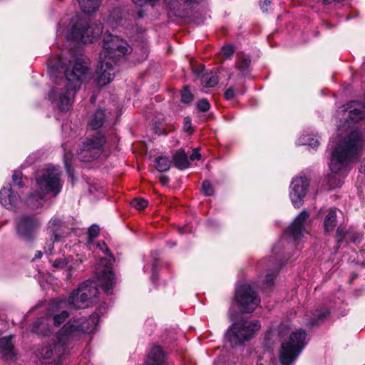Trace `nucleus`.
Instances as JSON below:
<instances>
[{
    "mask_svg": "<svg viewBox=\"0 0 365 365\" xmlns=\"http://www.w3.org/2000/svg\"><path fill=\"white\" fill-rule=\"evenodd\" d=\"M165 355L162 348L159 346L153 347L148 354L146 365H164Z\"/></svg>",
    "mask_w": 365,
    "mask_h": 365,
    "instance_id": "obj_21",
    "label": "nucleus"
},
{
    "mask_svg": "<svg viewBox=\"0 0 365 365\" xmlns=\"http://www.w3.org/2000/svg\"><path fill=\"white\" fill-rule=\"evenodd\" d=\"M68 302L70 307L76 309L86 308L88 306L86 300L82 299L81 293L78 289L71 293Z\"/></svg>",
    "mask_w": 365,
    "mask_h": 365,
    "instance_id": "obj_24",
    "label": "nucleus"
},
{
    "mask_svg": "<svg viewBox=\"0 0 365 365\" xmlns=\"http://www.w3.org/2000/svg\"><path fill=\"white\" fill-rule=\"evenodd\" d=\"M70 155H71L69 153H66L65 155V165L69 174H71V165L68 163V159L70 158Z\"/></svg>",
    "mask_w": 365,
    "mask_h": 365,
    "instance_id": "obj_51",
    "label": "nucleus"
},
{
    "mask_svg": "<svg viewBox=\"0 0 365 365\" xmlns=\"http://www.w3.org/2000/svg\"><path fill=\"white\" fill-rule=\"evenodd\" d=\"M148 202L143 198H135L132 200L131 205L138 210H143L147 207Z\"/></svg>",
    "mask_w": 365,
    "mask_h": 365,
    "instance_id": "obj_37",
    "label": "nucleus"
},
{
    "mask_svg": "<svg viewBox=\"0 0 365 365\" xmlns=\"http://www.w3.org/2000/svg\"><path fill=\"white\" fill-rule=\"evenodd\" d=\"M58 241V240H54V237H51V238L46 242V245L44 247V252L46 255H51L52 254L54 247V242Z\"/></svg>",
    "mask_w": 365,
    "mask_h": 365,
    "instance_id": "obj_40",
    "label": "nucleus"
},
{
    "mask_svg": "<svg viewBox=\"0 0 365 365\" xmlns=\"http://www.w3.org/2000/svg\"><path fill=\"white\" fill-rule=\"evenodd\" d=\"M64 224L63 221L57 217H53L48 223V231L54 237V240H59L63 233Z\"/></svg>",
    "mask_w": 365,
    "mask_h": 365,
    "instance_id": "obj_22",
    "label": "nucleus"
},
{
    "mask_svg": "<svg viewBox=\"0 0 365 365\" xmlns=\"http://www.w3.org/2000/svg\"><path fill=\"white\" fill-rule=\"evenodd\" d=\"M60 63H61V64H63V63H63V62H62V60H61V58H60V59H59V62H58V64H60Z\"/></svg>",
    "mask_w": 365,
    "mask_h": 365,
    "instance_id": "obj_58",
    "label": "nucleus"
},
{
    "mask_svg": "<svg viewBox=\"0 0 365 365\" xmlns=\"http://www.w3.org/2000/svg\"><path fill=\"white\" fill-rule=\"evenodd\" d=\"M235 52L234 48L232 45H227L222 48L220 54L225 58H230Z\"/></svg>",
    "mask_w": 365,
    "mask_h": 365,
    "instance_id": "obj_39",
    "label": "nucleus"
},
{
    "mask_svg": "<svg viewBox=\"0 0 365 365\" xmlns=\"http://www.w3.org/2000/svg\"><path fill=\"white\" fill-rule=\"evenodd\" d=\"M88 67L82 56H73L68 66L63 71V87L56 86L49 93V99L61 111L69 110L73 105L74 96L87 76Z\"/></svg>",
    "mask_w": 365,
    "mask_h": 365,
    "instance_id": "obj_2",
    "label": "nucleus"
},
{
    "mask_svg": "<svg viewBox=\"0 0 365 365\" xmlns=\"http://www.w3.org/2000/svg\"><path fill=\"white\" fill-rule=\"evenodd\" d=\"M68 302L70 307L76 309L86 308L88 306L86 300L82 299L81 293L78 289L71 293Z\"/></svg>",
    "mask_w": 365,
    "mask_h": 365,
    "instance_id": "obj_25",
    "label": "nucleus"
},
{
    "mask_svg": "<svg viewBox=\"0 0 365 365\" xmlns=\"http://www.w3.org/2000/svg\"><path fill=\"white\" fill-rule=\"evenodd\" d=\"M235 92L233 88H232V87L228 88L225 91L224 96H225V99H227V100L232 99L235 97Z\"/></svg>",
    "mask_w": 365,
    "mask_h": 365,
    "instance_id": "obj_46",
    "label": "nucleus"
},
{
    "mask_svg": "<svg viewBox=\"0 0 365 365\" xmlns=\"http://www.w3.org/2000/svg\"><path fill=\"white\" fill-rule=\"evenodd\" d=\"M309 217V213L303 210L296 217L292 224L289 226L288 229L289 235L294 240H297L303 236L304 224Z\"/></svg>",
    "mask_w": 365,
    "mask_h": 365,
    "instance_id": "obj_17",
    "label": "nucleus"
},
{
    "mask_svg": "<svg viewBox=\"0 0 365 365\" xmlns=\"http://www.w3.org/2000/svg\"><path fill=\"white\" fill-rule=\"evenodd\" d=\"M186 4H198L200 0H184Z\"/></svg>",
    "mask_w": 365,
    "mask_h": 365,
    "instance_id": "obj_55",
    "label": "nucleus"
},
{
    "mask_svg": "<svg viewBox=\"0 0 365 365\" xmlns=\"http://www.w3.org/2000/svg\"><path fill=\"white\" fill-rule=\"evenodd\" d=\"M103 48V51L100 53V59L109 61L116 64L129 50L125 42L110 34L105 36Z\"/></svg>",
    "mask_w": 365,
    "mask_h": 365,
    "instance_id": "obj_9",
    "label": "nucleus"
},
{
    "mask_svg": "<svg viewBox=\"0 0 365 365\" xmlns=\"http://www.w3.org/2000/svg\"><path fill=\"white\" fill-rule=\"evenodd\" d=\"M260 327L261 324L257 320L239 321L233 323L227 329L225 338L231 347L236 348L253 338Z\"/></svg>",
    "mask_w": 365,
    "mask_h": 365,
    "instance_id": "obj_4",
    "label": "nucleus"
},
{
    "mask_svg": "<svg viewBox=\"0 0 365 365\" xmlns=\"http://www.w3.org/2000/svg\"><path fill=\"white\" fill-rule=\"evenodd\" d=\"M78 3L83 12L91 14L98 9L101 0H78Z\"/></svg>",
    "mask_w": 365,
    "mask_h": 365,
    "instance_id": "obj_28",
    "label": "nucleus"
},
{
    "mask_svg": "<svg viewBox=\"0 0 365 365\" xmlns=\"http://www.w3.org/2000/svg\"><path fill=\"white\" fill-rule=\"evenodd\" d=\"M46 195L36 187L34 192L29 193L25 203L31 210H37L43 206L44 197Z\"/></svg>",
    "mask_w": 365,
    "mask_h": 365,
    "instance_id": "obj_19",
    "label": "nucleus"
},
{
    "mask_svg": "<svg viewBox=\"0 0 365 365\" xmlns=\"http://www.w3.org/2000/svg\"><path fill=\"white\" fill-rule=\"evenodd\" d=\"M97 246L108 257H102L98 263L97 274L102 289L106 294H113V289L115 284V275L111 269L113 256L104 242L98 243Z\"/></svg>",
    "mask_w": 365,
    "mask_h": 365,
    "instance_id": "obj_6",
    "label": "nucleus"
},
{
    "mask_svg": "<svg viewBox=\"0 0 365 365\" xmlns=\"http://www.w3.org/2000/svg\"><path fill=\"white\" fill-rule=\"evenodd\" d=\"M197 108L202 112H206L210 109V105L207 99L202 98L197 103Z\"/></svg>",
    "mask_w": 365,
    "mask_h": 365,
    "instance_id": "obj_41",
    "label": "nucleus"
},
{
    "mask_svg": "<svg viewBox=\"0 0 365 365\" xmlns=\"http://www.w3.org/2000/svg\"><path fill=\"white\" fill-rule=\"evenodd\" d=\"M306 332L298 329L282 342L279 361L282 365H292L305 346Z\"/></svg>",
    "mask_w": 365,
    "mask_h": 365,
    "instance_id": "obj_5",
    "label": "nucleus"
},
{
    "mask_svg": "<svg viewBox=\"0 0 365 365\" xmlns=\"http://www.w3.org/2000/svg\"><path fill=\"white\" fill-rule=\"evenodd\" d=\"M41 327H43V323L41 321L35 322L33 325V331L46 335L47 332L43 333L41 330Z\"/></svg>",
    "mask_w": 365,
    "mask_h": 365,
    "instance_id": "obj_44",
    "label": "nucleus"
},
{
    "mask_svg": "<svg viewBox=\"0 0 365 365\" xmlns=\"http://www.w3.org/2000/svg\"><path fill=\"white\" fill-rule=\"evenodd\" d=\"M336 209L330 208L327 210V213L324 217V230L326 232H330L336 225Z\"/></svg>",
    "mask_w": 365,
    "mask_h": 365,
    "instance_id": "obj_27",
    "label": "nucleus"
},
{
    "mask_svg": "<svg viewBox=\"0 0 365 365\" xmlns=\"http://www.w3.org/2000/svg\"><path fill=\"white\" fill-rule=\"evenodd\" d=\"M78 289L81 293L82 299L86 300L88 305L93 302V299H95L98 294L97 284L91 281L83 282Z\"/></svg>",
    "mask_w": 365,
    "mask_h": 365,
    "instance_id": "obj_18",
    "label": "nucleus"
},
{
    "mask_svg": "<svg viewBox=\"0 0 365 365\" xmlns=\"http://www.w3.org/2000/svg\"><path fill=\"white\" fill-rule=\"evenodd\" d=\"M1 204L8 210H14L20 202L19 195L11 190V185L8 184L0 190Z\"/></svg>",
    "mask_w": 365,
    "mask_h": 365,
    "instance_id": "obj_16",
    "label": "nucleus"
},
{
    "mask_svg": "<svg viewBox=\"0 0 365 365\" xmlns=\"http://www.w3.org/2000/svg\"><path fill=\"white\" fill-rule=\"evenodd\" d=\"M99 231L100 228L98 225H93L91 226L88 231L89 238L91 240L96 238L98 235Z\"/></svg>",
    "mask_w": 365,
    "mask_h": 365,
    "instance_id": "obj_43",
    "label": "nucleus"
},
{
    "mask_svg": "<svg viewBox=\"0 0 365 365\" xmlns=\"http://www.w3.org/2000/svg\"><path fill=\"white\" fill-rule=\"evenodd\" d=\"M102 31L103 27L101 23H88L86 20L81 19L72 26L67 38L68 40L88 43L98 37Z\"/></svg>",
    "mask_w": 365,
    "mask_h": 365,
    "instance_id": "obj_7",
    "label": "nucleus"
},
{
    "mask_svg": "<svg viewBox=\"0 0 365 365\" xmlns=\"http://www.w3.org/2000/svg\"><path fill=\"white\" fill-rule=\"evenodd\" d=\"M41 225V220L36 216L23 215L16 221V232L21 239L32 241L36 237V232Z\"/></svg>",
    "mask_w": 365,
    "mask_h": 365,
    "instance_id": "obj_12",
    "label": "nucleus"
},
{
    "mask_svg": "<svg viewBox=\"0 0 365 365\" xmlns=\"http://www.w3.org/2000/svg\"><path fill=\"white\" fill-rule=\"evenodd\" d=\"M364 145L362 135L356 130H352L332 152L329 168L332 173H339L349 163L356 159Z\"/></svg>",
    "mask_w": 365,
    "mask_h": 365,
    "instance_id": "obj_3",
    "label": "nucleus"
},
{
    "mask_svg": "<svg viewBox=\"0 0 365 365\" xmlns=\"http://www.w3.org/2000/svg\"><path fill=\"white\" fill-rule=\"evenodd\" d=\"M152 280L154 281V275L152 276Z\"/></svg>",
    "mask_w": 365,
    "mask_h": 365,
    "instance_id": "obj_60",
    "label": "nucleus"
},
{
    "mask_svg": "<svg viewBox=\"0 0 365 365\" xmlns=\"http://www.w3.org/2000/svg\"><path fill=\"white\" fill-rule=\"evenodd\" d=\"M61 173L58 168H48L38 171L36 175V187L46 195L56 196L61 190Z\"/></svg>",
    "mask_w": 365,
    "mask_h": 365,
    "instance_id": "obj_8",
    "label": "nucleus"
},
{
    "mask_svg": "<svg viewBox=\"0 0 365 365\" xmlns=\"http://www.w3.org/2000/svg\"><path fill=\"white\" fill-rule=\"evenodd\" d=\"M118 64L109 61L100 59L99 65L95 76V81L98 87H103L110 83L116 73Z\"/></svg>",
    "mask_w": 365,
    "mask_h": 365,
    "instance_id": "obj_14",
    "label": "nucleus"
},
{
    "mask_svg": "<svg viewBox=\"0 0 365 365\" xmlns=\"http://www.w3.org/2000/svg\"><path fill=\"white\" fill-rule=\"evenodd\" d=\"M98 322V316L92 314L88 318H73L68 321L57 334L38 350L37 355L43 364L48 365H60L61 357L68 349L71 339L81 334L93 331Z\"/></svg>",
    "mask_w": 365,
    "mask_h": 365,
    "instance_id": "obj_1",
    "label": "nucleus"
},
{
    "mask_svg": "<svg viewBox=\"0 0 365 365\" xmlns=\"http://www.w3.org/2000/svg\"><path fill=\"white\" fill-rule=\"evenodd\" d=\"M202 83L206 87H213L218 83V76L217 72L211 71L209 73L204 74L202 76Z\"/></svg>",
    "mask_w": 365,
    "mask_h": 365,
    "instance_id": "obj_32",
    "label": "nucleus"
},
{
    "mask_svg": "<svg viewBox=\"0 0 365 365\" xmlns=\"http://www.w3.org/2000/svg\"><path fill=\"white\" fill-rule=\"evenodd\" d=\"M105 142V137L101 132H98L96 135L87 138L78 152L79 159L89 162L97 158L103 152Z\"/></svg>",
    "mask_w": 365,
    "mask_h": 365,
    "instance_id": "obj_11",
    "label": "nucleus"
},
{
    "mask_svg": "<svg viewBox=\"0 0 365 365\" xmlns=\"http://www.w3.org/2000/svg\"><path fill=\"white\" fill-rule=\"evenodd\" d=\"M257 365H264V364H262V363H259H259H257Z\"/></svg>",
    "mask_w": 365,
    "mask_h": 365,
    "instance_id": "obj_59",
    "label": "nucleus"
},
{
    "mask_svg": "<svg viewBox=\"0 0 365 365\" xmlns=\"http://www.w3.org/2000/svg\"><path fill=\"white\" fill-rule=\"evenodd\" d=\"M309 182L306 177H297L294 178L290 185L289 196L295 207L302 205L303 198L305 197Z\"/></svg>",
    "mask_w": 365,
    "mask_h": 365,
    "instance_id": "obj_15",
    "label": "nucleus"
},
{
    "mask_svg": "<svg viewBox=\"0 0 365 365\" xmlns=\"http://www.w3.org/2000/svg\"><path fill=\"white\" fill-rule=\"evenodd\" d=\"M201 157L200 153H199L198 149H195L192 153L190 155V159L191 160H199Z\"/></svg>",
    "mask_w": 365,
    "mask_h": 365,
    "instance_id": "obj_48",
    "label": "nucleus"
},
{
    "mask_svg": "<svg viewBox=\"0 0 365 365\" xmlns=\"http://www.w3.org/2000/svg\"><path fill=\"white\" fill-rule=\"evenodd\" d=\"M202 190L207 196H212L214 194V188L209 180H204L202 182Z\"/></svg>",
    "mask_w": 365,
    "mask_h": 365,
    "instance_id": "obj_36",
    "label": "nucleus"
},
{
    "mask_svg": "<svg viewBox=\"0 0 365 365\" xmlns=\"http://www.w3.org/2000/svg\"><path fill=\"white\" fill-rule=\"evenodd\" d=\"M42 255L43 254L41 251H36L34 256V259H41L42 257Z\"/></svg>",
    "mask_w": 365,
    "mask_h": 365,
    "instance_id": "obj_54",
    "label": "nucleus"
},
{
    "mask_svg": "<svg viewBox=\"0 0 365 365\" xmlns=\"http://www.w3.org/2000/svg\"><path fill=\"white\" fill-rule=\"evenodd\" d=\"M154 0H133V3L138 6H143L148 3H150Z\"/></svg>",
    "mask_w": 365,
    "mask_h": 365,
    "instance_id": "obj_49",
    "label": "nucleus"
},
{
    "mask_svg": "<svg viewBox=\"0 0 365 365\" xmlns=\"http://www.w3.org/2000/svg\"><path fill=\"white\" fill-rule=\"evenodd\" d=\"M270 4H271V1L269 0H264L263 4H261V9L263 10L264 12L267 11L266 7L269 6Z\"/></svg>",
    "mask_w": 365,
    "mask_h": 365,
    "instance_id": "obj_52",
    "label": "nucleus"
},
{
    "mask_svg": "<svg viewBox=\"0 0 365 365\" xmlns=\"http://www.w3.org/2000/svg\"><path fill=\"white\" fill-rule=\"evenodd\" d=\"M106 114L103 110H97L93 114L89 126L92 130H98L101 128L105 122Z\"/></svg>",
    "mask_w": 365,
    "mask_h": 365,
    "instance_id": "obj_30",
    "label": "nucleus"
},
{
    "mask_svg": "<svg viewBox=\"0 0 365 365\" xmlns=\"http://www.w3.org/2000/svg\"><path fill=\"white\" fill-rule=\"evenodd\" d=\"M350 240L354 244H359L362 240V235L358 232L347 231L342 226H339L336 230V240L339 245L344 240Z\"/></svg>",
    "mask_w": 365,
    "mask_h": 365,
    "instance_id": "obj_20",
    "label": "nucleus"
},
{
    "mask_svg": "<svg viewBox=\"0 0 365 365\" xmlns=\"http://www.w3.org/2000/svg\"><path fill=\"white\" fill-rule=\"evenodd\" d=\"M250 62L249 56H242L237 60L235 67L243 76H247L250 73Z\"/></svg>",
    "mask_w": 365,
    "mask_h": 365,
    "instance_id": "obj_29",
    "label": "nucleus"
},
{
    "mask_svg": "<svg viewBox=\"0 0 365 365\" xmlns=\"http://www.w3.org/2000/svg\"><path fill=\"white\" fill-rule=\"evenodd\" d=\"M329 314V311L327 309L316 310L315 312L312 314V316L307 322V324L310 326H317L322 322Z\"/></svg>",
    "mask_w": 365,
    "mask_h": 365,
    "instance_id": "obj_31",
    "label": "nucleus"
},
{
    "mask_svg": "<svg viewBox=\"0 0 365 365\" xmlns=\"http://www.w3.org/2000/svg\"><path fill=\"white\" fill-rule=\"evenodd\" d=\"M69 316L67 311H63L60 314H55L53 317V324L56 327L61 325Z\"/></svg>",
    "mask_w": 365,
    "mask_h": 365,
    "instance_id": "obj_34",
    "label": "nucleus"
},
{
    "mask_svg": "<svg viewBox=\"0 0 365 365\" xmlns=\"http://www.w3.org/2000/svg\"><path fill=\"white\" fill-rule=\"evenodd\" d=\"M192 95L186 88L182 91L181 100L183 103H189L192 101Z\"/></svg>",
    "mask_w": 365,
    "mask_h": 365,
    "instance_id": "obj_42",
    "label": "nucleus"
},
{
    "mask_svg": "<svg viewBox=\"0 0 365 365\" xmlns=\"http://www.w3.org/2000/svg\"><path fill=\"white\" fill-rule=\"evenodd\" d=\"M277 248V246H275V247H274V249H273V251H274V252H275L276 253H277V252L276 251Z\"/></svg>",
    "mask_w": 365,
    "mask_h": 365,
    "instance_id": "obj_57",
    "label": "nucleus"
},
{
    "mask_svg": "<svg viewBox=\"0 0 365 365\" xmlns=\"http://www.w3.org/2000/svg\"><path fill=\"white\" fill-rule=\"evenodd\" d=\"M0 351L6 360L12 359L15 356L12 336H5L0 339Z\"/></svg>",
    "mask_w": 365,
    "mask_h": 365,
    "instance_id": "obj_23",
    "label": "nucleus"
},
{
    "mask_svg": "<svg viewBox=\"0 0 365 365\" xmlns=\"http://www.w3.org/2000/svg\"><path fill=\"white\" fill-rule=\"evenodd\" d=\"M160 181L161 182V184L164 186H166L168 185L169 183V178L166 175H160Z\"/></svg>",
    "mask_w": 365,
    "mask_h": 365,
    "instance_id": "obj_50",
    "label": "nucleus"
},
{
    "mask_svg": "<svg viewBox=\"0 0 365 365\" xmlns=\"http://www.w3.org/2000/svg\"><path fill=\"white\" fill-rule=\"evenodd\" d=\"M307 137H302L299 139V143L302 145H307V146L311 147L312 148L314 149L319 145V140L317 138H307Z\"/></svg>",
    "mask_w": 365,
    "mask_h": 365,
    "instance_id": "obj_35",
    "label": "nucleus"
},
{
    "mask_svg": "<svg viewBox=\"0 0 365 365\" xmlns=\"http://www.w3.org/2000/svg\"><path fill=\"white\" fill-rule=\"evenodd\" d=\"M184 126L183 129L185 132H190L192 131V122L191 119L189 117H186L184 118Z\"/></svg>",
    "mask_w": 365,
    "mask_h": 365,
    "instance_id": "obj_45",
    "label": "nucleus"
},
{
    "mask_svg": "<svg viewBox=\"0 0 365 365\" xmlns=\"http://www.w3.org/2000/svg\"><path fill=\"white\" fill-rule=\"evenodd\" d=\"M173 161L174 165L179 170H184L190 165L188 157L182 150H179L174 154Z\"/></svg>",
    "mask_w": 365,
    "mask_h": 365,
    "instance_id": "obj_26",
    "label": "nucleus"
},
{
    "mask_svg": "<svg viewBox=\"0 0 365 365\" xmlns=\"http://www.w3.org/2000/svg\"><path fill=\"white\" fill-rule=\"evenodd\" d=\"M235 300L240 311L251 313L258 307L260 298L250 284H239L236 288Z\"/></svg>",
    "mask_w": 365,
    "mask_h": 365,
    "instance_id": "obj_10",
    "label": "nucleus"
},
{
    "mask_svg": "<svg viewBox=\"0 0 365 365\" xmlns=\"http://www.w3.org/2000/svg\"><path fill=\"white\" fill-rule=\"evenodd\" d=\"M22 173L20 171L15 170L12 175V180L14 185L19 187L22 188L24 186V182L21 180Z\"/></svg>",
    "mask_w": 365,
    "mask_h": 365,
    "instance_id": "obj_38",
    "label": "nucleus"
},
{
    "mask_svg": "<svg viewBox=\"0 0 365 365\" xmlns=\"http://www.w3.org/2000/svg\"><path fill=\"white\" fill-rule=\"evenodd\" d=\"M338 116H342L344 123L339 125V130L349 128L351 123H355L365 116L364 106L357 101H352L343 106L337 110Z\"/></svg>",
    "mask_w": 365,
    "mask_h": 365,
    "instance_id": "obj_13",
    "label": "nucleus"
},
{
    "mask_svg": "<svg viewBox=\"0 0 365 365\" xmlns=\"http://www.w3.org/2000/svg\"><path fill=\"white\" fill-rule=\"evenodd\" d=\"M274 277L275 276L274 274H267L265 278L266 284L267 286H271L274 282Z\"/></svg>",
    "mask_w": 365,
    "mask_h": 365,
    "instance_id": "obj_47",
    "label": "nucleus"
},
{
    "mask_svg": "<svg viewBox=\"0 0 365 365\" xmlns=\"http://www.w3.org/2000/svg\"><path fill=\"white\" fill-rule=\"evenodd\" d=\"M155 168L160 173L168 171L171 165L170 160L165 156L156 158L155 160Z\"/></svg>",
    "mask_w": 365,
    "mask_h": 365,
    "instance_id": "obj_33",
    "label": "nucleus"
},
{
    "mask_svg": "<svg viewBox=\"0 0 365 365\" xmlns=\"http://www.w3.org/2000/svg\"><path fill=\"white\" fill-rule=\"evenodd\" d=\"M230 319H231V320H233V319H233V317H232V316H231V317H230Z\"/></svg>",
    "mask_w": 365,
    "mask_h": 365,
    "instance_id": "obj_61",
    "label": "nucleus"
},
{
    "mask_svg": "<svg viewBox=\"0 0 365 365\" xmlns=\"http://www.w3.org/2000/svg\"><path fill=\"white\" fill-rule=\"evenodd\" d=\"M51 75L53 78H55V77H56V75H55L54 71H52V73H51Z\"/></svg>",
    "mask_w": 365,
    "mask_h": 365,
    "instance_id": "obj_56",
    "label": "nucleus"
},
{
    "mask_svg": "<svg viewBox=\"0 0 365 365\" xmlns=\"http://www.w3.org/2000/svg\"><path fill=\"white\" fill-rule=\"evenodd\" d=\"M53 265L56 267H63L65 265V262L63 260L58 259L54 262Z\"/></svg>",
    "mask_w": 365,
    "mask_h": 365,
    "instance_id": "obj_53",
    "label": "nucleus"
}]
</instances>
